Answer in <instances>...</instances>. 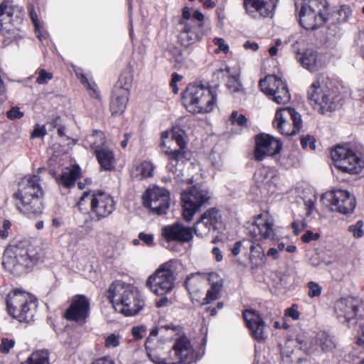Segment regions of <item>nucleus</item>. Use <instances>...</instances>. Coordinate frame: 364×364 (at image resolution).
I'll return each instance as SVG.
<instances>
[{
	"mask_svg": "<svg viewBox=\"0 0 364 364\" xmlns=\"http://www.w3.org/2000/svg\"><path fill=\"white\" fill-rule=\"evenodd\" d=\"M316 140L315 139L309 135H307L305 137L301 138V144L303 148H307L309 146V148L311 150H314L316 149Z\"/></svg>",
	"mask_w": 364,
	"mask_h": 364,
	"instance_id": "nucleus-50",
	"label": "nucleus"
},
{
	"mask_svg": "<svg viewBox=\"0 0 364 364\" xmlns=\"http://www.w3.org/2000/svg\"><path fill=\"white\" fill-rule=\"evenodd\" d=\"M331 155L335 166L344 173L358 174L364 168V159L350 148L337 146Z\"/></svg>",
	"mask_w": 364,
	"mask_h": 364,
	"instance_id": "nucleus-12",
	"label": "nucleus"
},
{
	"mask_svg": "<svg viewBox=\"0 0 364 364\" xmlns=\"http://www.w3.org/2000/svg\"><path fill=\"white\" fill-rule=\"evenodd\" d=\"M329 16L326 0H304L299 12V21L305 29L314 30L327 22Z\"/></svg>",
	"mask_w": 364,
	"mask_h": 364,
	"instance_id": "nucleus-8",
	"label": "nucleus"
},
{
	"mask_svg": "<svg viewBox=\"0 0 364 364\" xmlns=\"http://www.w3.org/2000/svg\"><path fill=\"white\" fill-rule=\"evenodd\" d=\"M222 226L223 219L220 210L216 208H210L196 222L193 230L196 236L204 237Z\"/></svg>",
	"mask_w": 364,
	"mask_h": 364,
	"instance_id": "nucleus-17",
	"label": "nucleus"
},
{
	"mask_svg": "<svg viewBox=\"0 0 364 364\" xmlns=\"http://www.w3.org/2000/svg\"><path fill=\"white\" fill-rule=\"evenodd\" d=\"M90 141L100 168L104 171L112 170L114 168V154L112 151L105 145L102 132L95 131L94 134L90 136Z\"/></svg>",
	"mask_w": 364,
	"mask_h": 364,
	"instance_id": "nucleus-18",
	"label": "nucleus"
},
{
	"mask_svg": "<svg viewBox=\"0 0 364 364\" xmlns=\"http://www.w3.org/2000/svg\"><path fill=\"white\" fill-rule=\"evenodd\" d=\"M324 203H328L333 211L348 214L353 211L356 201L350 192L341 189L327 192L322 196Z\"/></svg>",
	"mask_w": 364,
	"mask_h": 364,
	"instance_id": "nucleus-16",
	"label": "nucleus"
},
{
	"mask_svg": "<svg viewBox=\"0 0 364 364\" xmlns=\"http://www.w3.org/2000/svg\"><path fill=\"white\" fill-rule=\"evenodd\" d=\"M43 190L38 175H28L18 183V191L13 195L16 208L28 216L42 212Z\"/></svg>",
	"mask_w": 364,
	"mask_h": 364,
	"instance_id": "nucleus-2",
	"label": "nucleus"
},
{
	"mask_svg": "<svg viewBox=\"0 0 364 364\" xmlns=\"http://www.w3.org/2000/svg\"><path fill=\"white\" fill-rule=\"evenodd\" d=\"M244 242H249L248 241H238L235 243L233 248L231 250L232 254L234 256H237L240 252L241 247Z\"/></svg>",
	"mask_w": 364,
	"mask_h": 364,
	"instance_id": "nucleus-61",
	"label": "nucleus"
},
{
	"mask_svg": "<svg viewBox=\"0 0 364 364\" xmlns=\"http://www.w3.org/2000/svg\"><path fill=\"white\" fill-rule=\"evenodd\" d=\"M210 198L208 190L200 186H193L183 191L181 193V199L183 203V215L185 220H192L196 213Z\"/></svg>",
	"mask_w": 364,
	"mask_h": 364,
	"instance_id": "nucleus-13",
	"label": "nucleus"
},
{
	"mask_svg": "<svg viewBox=\"0 0 364 364\" xmlns=\"http://www.w3.org/2000/svg\"><path fill=\"white\" fill-rule=\"evenodd\" d=\"M297 343L299 349L304 350L306 353L314 351V348L309 343V340L303 336H299L294 341L293 339H287L284 347L282 348V353L289 356L294 350L295 344Z\"/></svg>",
	"mask_w": 364,
	"mask_h": 364,
	"instance_id": "nucleus-30",
	"label": "nucleus"
},
{
	"mask_svg": "<svg viewBox=\"0 0 364 364\" xmlns=\"http://www.w3.org/2000/svg\"><path fill=\"white\" fill-rule=\"evenodd\" d=\"M52 78L53 74L51 73L47 72L44 69H41L38 71V76L36 78V82L40 85L46 84Z\"/></svg>",
	"mask_w": 364,
	"mask_h": 364,
	"instance_id": "nucleus-47",
	"label": "nucleus"
},
{
	"mask_svg": "<svg viewBox=\"0 0 364 364\" xmlns=\"http://www.w3.org/2000/svg\"><path fill=\"white\" fill-rule=\"evenodd\" d=\"M144 203L153 212L164 214L169 208V193L164 188L154 187L147 190L144 196Z\"/></svg>",
	"mask_w": 364,
	"mask_h": 364,
	"instance_id": "nucleus-21",
	"label": "nucleus"
},
{
	"mask_svg": "<svg viewBox=\"0 0 364 364\" xmlns=\"http://www.w3.org/2000/svg\"><path fill=\"white\" fill-rule=\"evenodd\" d=\"M139 238L147 245L152 244L154 240V237L151 234H146L144 232L139 233Z\"/></svg>",
	"mask_w": 364,
	"mask_h": 364,
	"instance_id": "nucleus-56",
	"label": "nucleus"
},
{
	"mask_svg": "<svg viewBox=\"0 0 364 364\" xmlns=\"http://www.w3.org/2000/svg\"><path fill=\"white\" fill-rule=\"evenodd\" d=\"M356 343L359 346H364V323L360 325Z\"/></svg>",
	"mask_w": 364,
	"mask_h": 364,
	"instance_id": "nucleus-58",
	"label": "nucleus"
},
{
	"mask_svg": "<svg viewBox=\"0 0 364 364\" xmlns=\"http://www.w3.org/2000/svg\"><path fill=\"white\" fill-rule=\"evenodd\" d=\"M308 99L314 109L321 114L336 110L338 106L340 97L336 92L323 80L312 82L307 92Z\"/></svg>",
	"mask_w": 364,
	"mask_h": 364,
	"instance_id": "nucleus-7",
	"label": "nucleus"
},
{
	"mask_svg": "<svg viewBox=\"0 0 364 364\" xmlns=\"http://www.w3.org/2000/svg\"><path fill=\"white\" fill-rule=\"evenodd\" d=\"M151 337V336H149ZM151 338H147V343H146V350H147V354L150 359L156 364H167L168 360H170V355H168V358L164 359V358H159L156 356V355H159V350L160 351L162 350L161 348H153L151 346Z\"/></svg>",
	"mask_w": 364,
	"mask_h": 364,
	"instance_id": "nucleus-40",
	"label": "nucleus"
},
{
	"mask_svg": "<svg viewBox=\"0 0 364 364\" xmlns=\"http://www.w3.org/2000/svg\"><path fill=\"white\" fill-rule=\"evenodd\" d=\"M259 85L262 92L277 104L284 105L291 100L287 83L274 75H269L260 80Z\"/></svg>",
	"mask_w": 364,
	"mask_h": 364,
	"instance_id": "nucleus-14",
	"label": "nucleus"
},
{
	"mask_svg": "<svg viewBox=\"0 0 364 364\" xmlns=\"http://www.w3.org/2000/svg\"><path fill=\"white\" fill-rule=\"evenodd\" d=\"M129 90L122 86H116L112 92L110 102L112 114L118 115L124 112L128 101Z\"/></svg>",
	"mask_w": 364,
	"mask_h": 364,
	"instance_id": "nucleus-28",
	"label": "nucleus"
},
{
	"mask_svg": "<svg viewBox=\"0 0 364 364\" xmlns=\"http://www.w3.org/2000/svg\"><path fill=\"white\" fill-rule=\"evenodd\" d=\"M90 300L84 295L73 297L70 307L66 310L65 318H87L90 316Z\"/></svg>",
	"mask_w": 364,
	"mask_h": 364,
	"instance_id": "nucleus-25",
	"label": "nucleus"
},
{
	"mask_svg": "<svg viewBox=\"0 0 364 364\" xmlns=\"http://www.w3.org/2000/svg\"><path fill=\"white\" fill-rule=\"evenodd\" d=\"M14 345V340L3 338L0 344V352L3 354H8Z\"/></svg>",
	"mask_w": 364,
	"mask_h": 364,
	"instance_id": "nucleus-45",
	"label": "nucleus"
},
{
	"mask_svg": "<svg viewBox=\"0 0 364 364\" xmlns=\"http://www.w3.org/2000/svg\"><path fill=\"white\" fill-rule=\"evenodd\" d=\"M184 134L178 127H173L171 130L161 134V146L165 149L164 151L168 159L166 168L169 172L176 174L174 178L178 183L185 181L182 179L180 168L187 159Z\"/></svg>",
	"mask_w": 364,
	"mask_h": 364,
	"instance_id": "nucleus-3",
	"label": "nucleus"
},
{
	"mask_svg": "<svg viewBox=\"0 0 364 364\" xmlns=\"http://www.w3.org/2000/svg\"><path fill=\"white\" fill-rule=\"evenodd\" d=\"M183 100L189 112L208 113L215 105V90L202 85L190 84L183 93Z\"/></svg>",
	"mask_w": 364,
	"mask_h": 364,
	"instance_id": "nucleus-6",
	"label": "nucleus"
},
{
	"mask_svg": "<svg viewBox=\"0 0 364 364\" xmlns=\"http://www.w3.org/2000/svg\"><path fill=\"white\" fill-rule=\"evenodd\" d=\"M309 343L316 350V346H319L323 351H330L335 348L333 338L326 331L318 333L315 338V344L309 341Z\"/></svg>",
	"mask_w": 364,
	"mask_h": 364,
	"instance_id": "nucleus-35",
	"label": "nucleus"
},
{
	"mask_svg": "<svg viewBox=\"0 0 364 364\" xmlns=\"http://www.w3.org/2000/svg\"><path fill=\"white\" fill-rule=\"evenodd\" d=\"M11 223L10 221L5 220L3 222L2 226L0 227V237L6 239L9 236L8 230L11 228Z\"/></svg>",
	"mask_w": 364,
	"mask_h": 364,
	"instance_id": "nucleus-54",
	"label": "nucleus"
},
{
	"mask_svg": "<svg viewBox=\"0 0 364 364\" xmlns=\"http://www.w3.org/2000/svg\"><path fill=\"white\" fill-rule=\"evenodd\" d=\"M18 9L16 7L11 0H4L0 2V21H11V17Z\"/></svg>",
	"mask_w": 364,
	"mask_h": 364,
	"instance_id": "nucleus-37",
	"label": "nucleus"
},
{
	"mask_svg": "<svg viewBox=\"0 0 364 364\" xmlns=\"http://www.w3.org/2000/svg\"><path fill=\"white\" fill-rule=\"evenodd\" d=\"M80 80L81 83L87 87V89L90 91V95L93 97H98V91L96 88L95 85H92L88 82L87 77L84 75H81L80 77Z\"/></svg>",
	"mask_w": 364,
	"mask_h": 364,
	"instance_id": "nucleus-46",
	"label": "nucleus"
},
{
	"mask_svg": "<svg viewBox=\"0 0 364 364\" xmlns=\"http://www.w3.org/2000/svg\"><path fill=\"white\" fill-rule=\"evenodd\" d=\"M160 333L161 336L174 338L172 348L169 350L170 360L167 364H191L196 361L197 353L191 340L185 335L182 328L173 323L161 325L153 328L151 336Z\"/></svg>",
	"mask_w": 364,
	"mask_h": 364,
	"instance_id": "nucleus-1",
	"label": "nucleus"
},
{
	"mask_svg": "<svg viewBox=\"0 0 364 364\" xmlns=\"http://www.w3.org/2000/svg\"><path fill=\"white\" fill-rule=\"evenodd\" d=\"M120 336L111 334L105 339V346L107 348H116L119 345Z\"/></svg>",
	"mask_w": 364,
	"mask_h": 364,
	"instance_id": "nucleus-48",
	"label": "nucleus"
},
{
	"mask_svg": "<svg viewBox=\"0 0 364 364\" xmlns=\"http://www.w3.org/2000/svg\"><path fill=\"white\" fill-rule=\"evenodd\" d=\"M107 294L114 310L124 316H136L144 305L133 286L119 281L110 285Z\"/></svg>",
	"mask_w": 364,
	"mask_h": 364,
	"instance_id": "nucleus-4",
	"label": "nucleus"
},
{
	"mask_svg": "<svg viewBox=\"0 0 364 364\" xmlns=\"http://www.w3.org/2000/svg\"><path fill=\"white\" fill-rule=\"evenodd\" d=\"M318 237V234H314L311 231H307L304 235H302L301 240L304 242H309Z\"/></svg>",
	"mask_w": 364,
	"mask_h": 364,
	"instance_id": "nucleus-59",
	"label": "nucleus"
},
{
	"mask_svg": "<svg viewBox=\"0 0 364 364\" xmlns=\"http://www.w3.org/2000/svg\"><path fill=\"white\" fill-rule=\"evenodd\" d=\"M46 134V130L44 127V126H39V125H36L35 126V128L31 134V138H36V137H41V136H43Z\"/></svg>",
	"mask_w": 364,
	"mask_h": 364,
	"instance_id": "nucleus-55",
	"label": "nucleus"
},
{
	"mask_svg": "<svg viewBox=\"0 0 364 364\" xmlns=\"http://www.w3.org/2000/svg\"><path fill=\"white\" fill-rule=\"evenodd\" d=\"M297 309V305L293 304L290 308H288L285 310V316L291 317V318H299L300 314Z\"/></svg>",
	"mask_w": 364,
	"mask_h": 364,
	"instance_id": "nucleus-53",
	"label": "nucleus"
},
{
	"mask_svg": "<svg viewBox=\"0 0 364 364\" xmlns=\"http://www.w3.org/2000/svg\"><path fill=\"white\" fill-rule=\"evenodd\" d=\"M247 327L250 330L252 337L257 341L266 338L265 325L263 320H245Z\"/></svg>",
	"mask_w": 364,
	"mask_h": 364,
	"instance_id": "nucleus-34",
	"label": "nucleus"
},
{
	"mask_svg": "<svg viewBox=\"0 0 364 364\" xmlns=\"http://www.w3.org/2000/svg\"><path fill=\"white\" fill-rule=\"evenodd\" d=\"M273 124L282 134L295 135L302 127L301 116L293 108H281L275 114Z\"/></svg>",
	"mask_w": 364,
	"mask_h": 364,
	"instance_id": "nucleus-15",
	"label": "nucleus"
},
{
	"mask_svg": "<svg viewBox=\"0 0 364 364\" xmlns=\"http://www.w3.org/2000/svg\"><path fill=\"white\" fill-rule=\"evenodd\" d=\"M309 287L308 295L311 298L319 296L321 294L322 287L316 282H309L307 284Z\"/></svg>",
	"mask_w": 364,
	"mask_h": 364,
	"instance_id": "nucleus-44",
	"label": "nucleus"
},
{
	"mask_svg": "<svg viewBox=\"0 0 364 364\" xmlns=\"http://www.w3.org/2000/svg\"><path fill=\"white\" fill-rule=\"evenodd\" d=\"M267 255V256L272 257L274 259H278L279 257V250L274 247L269 248Z\"/></svg>",
	"mask_w": 364,
	"mask_h": 364,
	"instance_id": "nucleus-64",
	"label": "nucleus"
},
{
	"mask_svg": "<svg viewBox=\"0 0 364 364\" xmlns=\"http://www.w3.org/2000/svg\"><path fill=\"white\" fill-rule=\"evenodd\" d=\"M28 11L30 16V18L34 24L35 26V33L36 36L41 40V33L40 31V24L38 18L37 13L33 5H28Z\"/></svg>",
	"mask_w": 364,
	"mask_h": 364,
	"instance_id": "nucleus-41",
	"label": "nucleus"
},
{
	"mask_svg": "<svg viewBox=\"0 0 364 364\" xmlns=\"http://www.w3.org/2000/svg\"><path fill=\"white\" fill-rule=\"evenodd\" d=\"M201 277H206L210 284V288L208 290L203 304L217 300L220 294L223 287V280L219 275L215 272H210L208 274L196 273L191 274L185 281V286L188 291L193 290V284L198 282Z\"/></svg>",
	"mask_w": 364,
	"mask_h": 364,
	"instance_id": "nucleus-20",
	"label": "nucleus"
},
{
	"mask_svg": "<svg viewBox=\"0 0 364 364\" xmlns=\"http://www.w3.org/2000/svg\"><path fill=\"white\" fill-rule=\"evenodd\" d=\"M193 18V11L188 7H184L183 9L182 12V19L180 21L181 24H183L185 26L186 23H188L187 21H192Z\"/></svg>",
	"mask_w": 364,
	"mask_h": 364,
	"instance_id": "nucleus-52",
	"label": "nucleus"
},
{
	"mask_svg": "<svg viewBox=\"0 0 364 364\" xmlns=\"http://www.w3.org/2000/svg\"><path fill=\"white\" fill-rule=\"evenodd\" d=\"M255 157L257 161L278 154L282 146V143L269 134H262L255 139Z\"/></svg>",
	"mask_w": 364,
	"mask_h": 364,
	"instance_id": "nucleus-23",
	"label": "nucleus"
},
{
	"mask_svg": "<svg viewBox=\"0 0 364 364\" xmlns=\"http://www.w3.org/2000/svg\"><path fill=\"white\" fill-rule=\"evenodd\" d=\"M87 202L90 204V211L97 220L109 215L115 209L116 203L112 196L101 191L90 193L85 192L77 203L79 209L82 211V205Z\"/></svg>",
	"mask_w": 364,
	"mask_h": 364,
	"instance_id": "nucleus-10",
	"label": "nucleus"
},
{
	"mask_svg": "<svg viewBox=\"0 0 364 364\" xmlns=\"http://www.w3.org/2000/svg\"><path fill=\"white\" fill-rule=\"evenodd\" d=\"M274 218L264 213L257 215L250 227L249 234L256 241L262 240H274L275 230Z\"/></svg>",
	"mask_w": 364,
	"mask_h": 364,
	"instance_id": "nucleus-19",
	"label": "nucleus"
},
{
	"mask_svg": "<svg viewBox=\"0 0 364 364\" xmlns=\"http://www.w3.org/2000/svg\"><path fill=\"white\" fill-rule=\"evenodd\" d=\"M363 222L358 220L356 223L350 225L348 228V230L353 235L355 238H360L364 235L363 231Z\"/></svg>",
	"mask_w": 364,
	"mask_h": 364,
	"instance_id": "nucleus-42",
	"label": "nucleus"
},
{
	"mask_svg": "<svg viewBox=\"0 0 364 364\" xmlns=\"http://www.w3.org/2000/svg\"><path fill=\"white\" fill-rule=\"evenodd\" d=\"M163 236L167 241L187 242L192 240V229L183 225L176 223L163 228Z\"/></svg>",
	"mask_w": 364,
	"mask_h": 364,
	"instance_id": "nucleus-26",
	"label": "nucleus"
},
{
	"mask_svg": "<svg viewBox=\"0 0 364 364\" xmlns=\"http://www.w3.org/2000/svg\"><path fill=\"white\" fill-rule=\"evenodd\" d=\"M201 37L202 34L198 31V28L191 23H186L180 32L178 41L182 46L187 47L199 41Z\"/></svg>",
	"mask_w": 364,
	"mask_h": 364,
	"instance_id": "nucleus-31",
	"label": "nucleus"
},
{
	"mask_svg": "<svg viewBox=\"0 0 364 364\" xmlns=\"http://www.w3.org/2000/svg\"><path fill=\"white\" fill-rule=\"evenodd\" d=\"M214 44L218 46L216 52L223 51L225 53L229 52V46L223 38H215L213 40Z\"/></svg>",
	"mask_w": 364,
	"mask_h": 364,
	"instance_id": "nucleus-49",
	"label": "nucleus"
},
{
	"mask_svg": "<svg viewBox=\"0 0 364 364\" xmlns=\"http://www.w3.org/2000/svg\"><path fill=\"white\" fill-rule=\"evenodd\" d=\"M6 309L13 318L33 317L37 307L34 296L21 289L11 290L6 296Z\"/></svg>",
	"mask_w": 364,
	"mask_h": 364,
	"instance_id": "nucleus-9",
	"label": "nucleus"
},
{
	"mask_svg": "<svg viewBox=\"0 0 364 364\" xmlns=\"http://www.w3.org/2000/svg\"><path fill=\"white\" fill-rule=\"evenodd\" d=\"M360 303L352 298H341L335 304V311L339 317L353 318L358 315Z\"/></svg>",
	"mask_w": 364,
	"mask_h": 364,
	"instance_id": "nucleus-27",
	"label": "nucleus"
},
{
	"mask_svg": "<svg viewBox=\"0 0 364 364\" xmlns=\"http://www.w3.org/2000/svg\"><path fill=\"white\" fill-rule=\"evenodd\" d=\"M248 316H250V318H253L255 317L256 318H261L259 313L252 309H247L243 311V318H247Z\"/></svg>",
	"mask_w": 364,
	"mask_h": 364,
	"instance_id": "nucleus-57",
	"label": "nucleus"
},
{
	"mask_svg": "<svg viewBox=\"0 0 364 364\" xmlns=\"http://www.w3.org/2000/svg\"><path fill=\"white\" fill-rule=\"evenodd\" d=\"M171 261L161 264L146 280V287L156 295L171 292L175 287L176 277L172 269Z\"/></svg>",
	"mask_w": 364,
	"mask_h": 364,
	"instance_id": "nucleus-11",
	"label": "nucleus"
},
{
	"mask_svg": "<svg viewBox=\"0 0 364 364\" xmlns=\"http://www.w3.org/2000/svg\"><path fill=\"white\" fill-rule=\"evenodd\" d=\"M214 75L218 78L220 77L228 78L226 86L230 92L233 94L245 93V89L240 81V75L237 73H232L230 68L217 70L214 73Z\"/></svg>",
	"mask_w": 364,
	"mask_h": 364,
	"instance_id": "nucleus-29",
	"label": "nucleus"
},
{
	"mask_svg": "<svg viewBox=\"0 0 364 364\" xmlns=\"http://www.w3.org/2000/svg\"><path fill=\"white\" fill-rule=\"evenodd\" d=\"M171 301L166 296H164L156 301V306L157 308L166 306L171 304Z\"/></svg>",
	"mask_w": 364,
	"mask_h": 364,
	"instance_id": "nucleus-63",
	"label": "nucleus"
},
{
	"mask_svg": "<svg viewBox=\"0 0 364 364\" xmlns=\"http://www.w3.org/2000/svg\"><path fill=\"white\" fill-rule=\"evenodd\" d=\"M255 178L259 183H264L267 184H274L278 181L275 172L267 167L259 168L255 173Z\"/></svg>",
	"mask_w": 364,
	"mask_h": 364,
	"instance_id": "nucleus-36",
	"label": "nucleus"
},
{
	"mask_svg": "<svg viewBox=\"0 0 364 364\" xmlns=\"http://www.w3.org/2000/svg\"><path fill=\"white\" fill-rule=\"evenodd\" d=\"M243 47L246 50H251L252 51H257L259 49V45L257 43L251 42L250 41H246Z\"/></svg>",
	"mask_w": 364,
	"mask_h": 364,
	"instance_id": "nucleus-62",
	"label": "nucleus"
},
{
	"mask_svg": "<svg viewBox=\"0 0 364 364\" xmlns=\"http://www.w3.org/2000/svg\"><path fill=\"white\" fill-rule=\"evenodd\" d=\"M278 0H244L247 12L253 18H272Z\"/></svg>",
	"mask_w": 364,
	"mask_h": 364,
	"instance_id": "nucleus-24",
	"label": "nucleus"
},
{
	"mask_svg": "<svg viewBox=\"0 0 364 364\" xmlns=\"http://www.w3.org/2000/svg\"><path fill=\"white\" fill-rule=\"evenodd\" d=\"M37 251L28 242H19L4 252L3 265L9 272L21 274L37 262Z\"/></svg>",
	"mask_w": 364,
	"mask_h": 364,
	"instance_id": "nucleus-5",
	"label": "nucleus"
},
{
	"mask_svg": "<svg viewBox=\"0 0 364 364\" xmlns=\"http://www.w3.org/2000/svg\"><path fill=\"white\" fill-rule=\"evenodd\" d=\"M144 331V326H135L132 328V336L135 339L139 340L143 337V335L141 333Z\"/></svg>",
	"mask_w": 364,
	"mask_h": 364,
	"instance_id": "nucleus-60",
	"label": "nucleus"
},
{
	"mask_svg": "<svg viewBox=\"0 0 364 364\" xmlns=\"http://www.w3.org/2000/svg\"><path fill=\"white\" fill-rule=\"evenodd\" d=\"M250 250L249 260L252 269H257L264 264L266 256L262 247L259 244L252 242Z\"/></svg>",
	"mask_w": 364,
	"mask_h": 364,
	"instance_id": "nucleus-32",
	"label": "nucleus"
},
{
	"mask_svg": "<svg viewBox=\"0 0 364 364\" xmlns=\"http://www.w3.org/2000/svg\"><path fill=\"white\" fill-rule=\"evenodd\" d=\"M230 119L232 124L239 126H245L247 122V118L242 114H239L237 111H233L230 117Z\"/></svg>",
	"mask_w": 364,
	"mask_h": 364,
	"instance_id": "nucleus-43",
	"label": "nucleus"
},
{
	"mask_svg": "<svg viewBox=\"0 0 364 364\" xmlns=\"http://www.w3.org/2000/svg\"><path fill=\"white\" fill-rule=\"evenodd\" d=\"M305 46V41L300 40L292 45V48L296 54V60L302 67L311 72H314L321 66V60L316 51L312 49H306Z\"/></svg>",
	"mask_w": 364,
	"mask_h": 364,
	"instance_id": "nucleus-22",
	"label": "nucleus"
},
{
	"mask_svg": "<svg viewBox=\"0 0 364 364\" xmlns=\"http://www.w3.org/2000/svg\"><path fill=\"white\" fill-rule=\"evenodd\" d=\"M6 116L9 119L14 120L23 117V113L20 111L18 107H13L6 112Z\"/></svg>",
	"mask_w": 364,
	"mask_h": 364,
	"instance_id": "nucleus-51",
	"label": "nucleus"
},
{
	"mask_svg": "<svg viewBox=\"0 0 364 364\" xmlns=\"http://www.w3.org/2000/svg\"><path fill=\"white\" fill-rule=\"evenodd\" d=\"M22 364H50L49 353L47 350H39L33 352Z\"/></svg>",
	"mask_w": 364,
	"mask_h": 364,
	"instance_id": "nucleus-39",
	"label": "nucleus"
},
{
	"mask_svg": "<svg viewBox=\"0 0 364 364\" xmlns=\"http://www.w3.org/2000/svg\"><path fill=\"white\" fill-rule=\"evenodd\" d=\"M153 171V164L149 161H144L132 171V176L139 179L145 178L151 176Z\"/></svg>",
	"mask_w": 364,
	"mask_h": 364,
	"instance_id": "nucleus-38",
	"label": "nucleus"
},
{
	"mask_svg": "<svg viewBox=\"0 0 364 364\" xmlns=\"http://www.w3.org/2000/svg\"><path fill=\"white\" fill-rule=\"evenodd\" d=\"M80 176V168L77 166H73L71 168H65L60 178L58 179V183L66 188H70L74 186L75 181Z\"/></svg>",
	"mask_w": 364,
	"mask_h": 364,
	"instance_id": "nucleus-33",
	"label": "nucleus"
}]
</instances>
